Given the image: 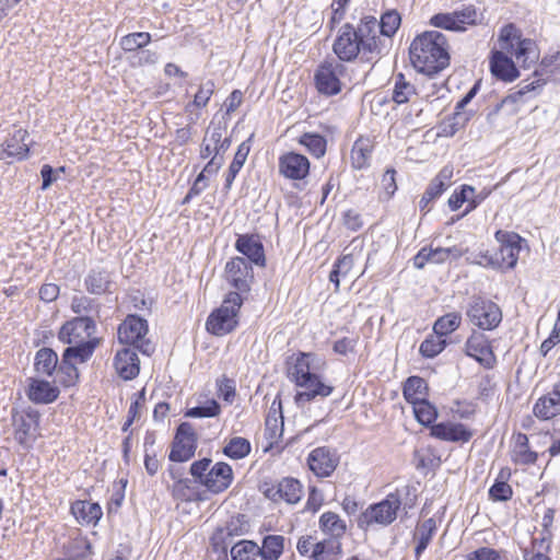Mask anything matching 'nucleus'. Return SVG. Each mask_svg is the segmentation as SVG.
Listing matches in <instances>:
<instances>
[{"mask_svg":"<svg viewBox=\"0 0 560 560\" xmlns=\"http://www.w3.org/2000/svg\"><path fill=\"white\" fill-rule=\"evenodd\" d=\"M498 40L500 50L493 51L490 58V70L497 79L512 82L518 78L514 61L504 51L514 56L523 68H529L539 58L535 42L522 38L520 30L514 24L502 27Z\"/></svg>","mask_w":560,"mask_h":560,"instance_id":"f257e3e1","label":"nucleus"},{"mask_svg":"<svg viewBox=\"0 0 560 560\" xmlns=\"http://www.w3.org/2000/svg\"><path fill=\"white\" fill-rule=\"evenodd\" d=\"M448 49V42L443 33L427 31L411 42L410 61L417 71L433 75L448 67L451 59Z\"/></svg>","mask_w":560,"mask_h":560,"instance_id":"f03ea898","label":"nucleus"},{"mask_svg":"<svg viewBox=\"0 0 560 560\" xmlns=\"http://www.w3.org/2000/svg\"><path fill=\"white\" fill-rule=\"evenodd\" d=\"M95 329V319L91 316H78L67 322L59 331L60 341L70 345L63 351L66 358L74 355L80 362L86 361L98 343V339L93 338Z\"/></svg>","mask_w":560,"mask_h":560,"instance_id":"7ed1b4c3","label":"nucleus"},{"mask_svg":"<svg viewBox=\"0 0 560 560\" xmlns=\"http://www.w3.org/2000/svg\"><path fill=\"white\" fill-rule=\"evenodd\" d=\"M332 49L340 61H351L360 52H374L377 49V38L371 34L368 25L355 30L352 25L346 24L340 28Z\"/></svg>","mask_w":560,"mask_h":560,"instance_id":"20e7f679","label":"nucleus"},{"mask_svg":"<svg viewBox=\"0 0 560 560\" xmlns=\"http://www.w3.org/2000/svg\"><path fill=\"white\" fill-rule=\"evenodd\" d=\"M410 494V487L405 486L400 489H396L395 492L388 493L384 500L378 503L370 505L361 516V523L369 525L377 524L387 526L392 524L398 515V511L401 506L404 509L413 506V499L402 501L404 497Z\"/></svg>","mask_w":560,"mask_h":560,"instance_id":"39448f33","label":"nucleus"},{"mask_svg":"<svg viewBox=\"0 0 560 560\" xmlns=\"http://www.w3.org/2000/svg\"><path fill=\"white\" fill-rule=\"evenodd\" d=\"M243 299L238 292H230L221 306L208 317L207 330L215 336H224L234 330L238 324V312Z\"/></svg>","mask_w":560,"mask_h":560,"instance_id":"423d86ee","label":"nucleus"},{"mask_svg":"<svg viewBox=\"0 0 560 560\" xmlns=\"http://www.w3.org/2000/svg\"><path fill=\"white\" fill-rule=\"evenodd\" d=\"M495 240L500 243V248L495 255H481V259L476 262L499 269L514 268L517 264L521 252V236L514 232L500 230L495 233Z\"/></svg>","mask_w":560,"mask_h":560,"instance_id":"0eeeda50","label":"nucleus"},{"mask_svg":"<svg viewBox=\"0 0 560 560\" xmlns=\"http://www.w3.org/2000/svg\"><path fill=\"white\" fill-rule=\"evenodd\" d=\"M147 334V320L137 315L127 316L118 327L120 343L130 345L143 354L150 355L154 351V345L145 338Z\"/></svg>","mask_w":560,"mask_h":560,"instance_id":"6e6552de","label":"nucleus"},{"mask_svg":"<svg viewBox=\"0 0 560 560\" xmlns=\"http://www.w3.org/2000/svg\"><path fill=\"white\" fill-rule=\"evenodd\" d=\"M466 315L469 322L482 330H493L502 320L500 307L492 301L474 298L468 304Z\"/></svg>","mask_w":560,"mask_h":560,"instance_id":"1a4fd4ad","label":"nucleus"},{"mask_svg":"<svg viewBox=\"0 0 560 560\" xmlns=\"http://www.w3.org/2000/svg\"><path fill=\"white\" fill-rule=\"evenodd\" d=\"M346 67L338 60H326L320 63L315 73L316 89L320 94L336 95L341 91V78Z\"/></svg>","mask_w":560,"mask_h":560,"instance_id":"9d476101","label":"nucleus"},{"mask_svg":"<svg viewBox=\"0 0 560 560\" xmlns=\"http://www.w3.org/2000/svg\"><path fill=\"white\" fill-rule=\"evenodd\" d=\"M478 16L477 10L470 4L454 12L438 13L430 19V24L438 28L462 32L467 25L476 24Z\"/></svg>","mask_w":560,"mask_h":560,"instance_id":"9b49d317","label":"nucleus"},{"mask_svg":"<svg viewBox=\"0 0 560 560\" xmlns=\"http://www.w3.org/2000/svg\"><path fill=\"white\" fill-rule=\"evenodd\" d=\"M464 352L486 369H492L497 362L488 337L477 330H472L467 338L464 345Z\"/></svg>","mask_w":560,"mask_h":560,"instance_id":"f8f14e48","label":"nucleus"},{"mask_svg":"<svg viewBox=\"0 0 560 560\" xmlns=\"http://www.w3.org/2000/svg\"><path fill=\"white\" fill-rule=\"evenodd\" d=\"M197 436L192 425L188 422H183L177 428V432L170 453L172 462H187L196 451Z\"/></svg>","mask_w":560,"mask_h":560,"instance_id":"ddd939ff","label":"nucleus"},{"mask_svg":"<svg viewBox=\"0 0 560 560\" xmlns=\"http://www.w3.org/2000/svg\"><path fill=\"white\" fill-rule=\"evenodd\" d=\"M225 277L228 282L241 294V292H247L250 289L253 269L245 258L235 257L228 261Z\"/></svg>","mask_w":560,"mask_h":560,"instance_id":"4468645a","label":"nucleus"},{"mask_svg":"<svg viewBox=\"0 0 560 560\" xmlns=\"http://www.w3.org/2000/svg\"><path fill=\"white\" fill-rule=\"evenodd\" d=\"M308 159L296 152H287L279 158V174L291 180H302L310 173Z\"/></svg>","mask_w":560,"mask_h":560,"instance_id":"2eb2a0df","label":"nucleus"},{"mask_svg":"<svg viewBox=\"0 0 560 560\" xmlns=\"http://www.w3.org/2000/svg\"><path fill=\"white\" fill-rule=\"evenodd\" d=\"M248 529L245 516L237 514L232 516L224 526L218 527L211 540L214 547L225 550L235 537L243 536Z\"/></svg>","mask_w":560,"mask_h":560,"instance_id":"dca6fc26","label":"nucleus"},{"mask_svg":"<svg viewBox=\"0 0 560 560\" xmlns=\"http://www.w3.org/2000/svg\"><path fill=\"white\" fill-rule=\"evenodd\" d=\"M464 255L462 248L453 247H423L413 257V266L417 269H422L428 262L443 264L448 258L457 259Z\"/></svg>","mask_w":560,"mask_h":560,"instance_id":"f3484780","label":"nucleus"},{"mask_svg":"<svg viewBox=\"0 0 560 560\" xmlns=\"http://www.w3.org/2000/svg\"><path fill=\"white\" fill-rule=\"evenodd\" d=\"M296 386L304 388L303 392H299L294 397L299 406H303L318 396L323 398L328 397L334 390V387L323 383L316 373L306 377L305 381L299 382Z\"/></svg>","mask_w":560,"mask_h":560,"instance_id":"a211bd4d","label":"nucleus"},{"mask_svg":"<svg viewBox=\"0 0 560 560\" xmlns=\"http://www.w3.org/2000/svg\"><path fill=\"white\" fill-rule=\"evenodd\" d=\"M233 480V471L229 464L219 462L207 472L202 485L213 493L226 490Z\"/></svg>","mask_w":560,"mask_h":560,"instance_id":"6ab92c4d","label":"nucleus"},{"mask_svg":"<svg viewBox=\"0 0 560 560\" xmlns=\"http://www.w3.org/2000/svg\"><path fill=\"white\" fill-rule=\"evenodd\" d=\"M310 469L317 477L330 476L338 465V458L326 447H317L313 450L307 458Z\"/></svg>","mask_w":560,"mask_h":560,"instance_id":"aec40b11","label":"nucleus"},{"mask_svg":"<svg viewBox=\"0 0 560 560\" xmlns=\"http://www.w3.org/2000/svg\"><path fill=\"white\" fill-rule=\"evenodd\" d=\"M114 366L117 374L126 380H133L140 372V361L133 348L125 347L118 350L115 359Z\"/></svg>","mask_w":560,"mask_h":560,"instance_id":"412c9836","label":"nucleus"},{"mask_svg":"<svg viewBox=\"0 0 560 560\" xmlns=\"http://www.w3.org/2000/svg\"><path fill=\"white\" fill-rule=\"evenodd\" d=\"M472 431L463 423L440 422L431 428V435L447 442L466 443L472 438Z\"/></svg>","mask_w":560,"mask_h":560,"instance_id":"4be33fe9","label":"nucleus"},{"mask_svg":"<svg viewBox=\"0 0 560 560\" xmlns=\"http://www.w3.org/2000/svg\"><path fill=\"white\" fill-rule=\"evenodd\" d=\"M533 412L541 420H550L560 415V380L553 385L551 392L536 401Z\"/></svg>","mask_w":560,"mask_h":560,"instance_id":"5701e85b","label":"nucleus"},{"mask_svg":"<svg viewBox=\"0 0 560 560\" xmlns=\"http://www.w3.org/2000/svg\"><path fill=\"white\" fill-rule=\"evenodd\" d=\"M266 495L273 501L283 500L289 504H295L302 498V486L294 478H284L277 486L268 489Z\"/></svg>","mask_w":560,"mask_h":560,"instance_id":"b1692460","label":"nucleus"},{"mask_svg":"<svg viewBox=\"0 0 560 560\" xmlns=\"http://www.w3.org/2000/svg\"><path fill=\"white\" fill-rule=\"evenodd\" d=\"M28 132L22 128L14 131V133L5 140L3 149L0 153V159L8 158L21 160L27 155L28 144L25 142Z\"/></svg>","mask_w":560,"mask_h":560,"instance_id":"393cba45","label":"nucleus"},{"mask_svg":"<svg viewBox=\"0 0 560 560\" xmlns=\"http://www.w3.org/2000/svg\"><path fill=\"white\" fill-rule=\"evenodd\" d=\"M315 357L311 353H300L293 361L289 362L288 376L295 385L305 381L316 371L314 366Z\"/></svg>","mask_w":560,"mask_h":560,"instance_id":"a878e982","label":"nucleus"},{"mask_svg":"<svg viewBox=\"0 0 560 560\" xmlns=\"http://www.w3.org/2000/svg\"><path fill=\"white\" fill-rule=\"evenodd\" d=\"M236 249L257 266H265L262 244L254 235H240L235 243Z\"/></svg>","mask_w":560,"mask_h":560,"instance_id":"bb28decb","label":"nucleus"},{"mask_svg":"<svg viewBox=\"0 0 560 560\" xmlns=\"http://www.w3.org/2000/svg\"><path fill=\"white\" fill-rule=\"evenodd\" d=\"M71 513L82 525H96L103 515L102 508L90 501H75L71 505Z\"/></svg>","mask_w":560,"mask_h":560,"instance_id":"cd10ccee","label":"nucleus"},{"mask_svg":"<svg viewBox=\"0 0 560 560\" xmlns=\"http://www.w3.org/2000/svg\"><path fill=\"white\" fill-rule=\"evenodd\" d=\"M27 395L36 404H49L58 397L59 390L49 382L34 380L30 385Z\"/></svg>","mask_w":560,"mask_h":560,"instance_id":"c85d7f7f","label":"nucleus"},{"mask_svg":"<svg viewBox=\"0 0 560 560\" xmlns=\"http://www.w3.org/2000/svg\"><path fill=\"white\" fill-rule=\"evenodd\" d=\"M110 282V273L106 269L100 267L91 269L84 280L85 288L91 294L105 293L108 290Z\"/></svg>","mask_w":560,"mask_h":560,"instance_id":"c756f323","label":"nucleus"},{"mask_svg":"<svg viewBox=\"0 0 560 560\" xmlns=\"http://www.w3.org/2000/svg\"><path fill=\"white\" fill-rule=\"evenodd\" d=\"M512 459L516 464L528 465L534 464L537 459V454L530 451L528 445V438L524 433L514 435V444L512 448Z\"/></svg>","mask_w":560,"mask_h":560,"instance_id":"7c9ffc66","label":"nucleus"},{"mask_svg":"<svg viewBox=\"0 0 560 560\" xmlns=\"http://www.w3.org/2000/svg\"><path fill=\"white\" fill-rule=\"evenodd\" d=\"M284 537L281 535L264 537L261 546H258V556H260L261 560H279L284 550Z\"/></svg>","mask_w":560,"mask_h":560,"instance_id":"2f4dec72","label":"nucleus"},{"mask_svg":"<svg viewBox=\"0 0 560 560\" xmlns=\"http://www.w3.org/2000/svg\"><path fill=\"white\" fill-rule=\"evenodd\" d=\"M435 530L436 522L433 518H428L416 527L413 539L417 541L415 548L417 558H419L421 553L427 549Z\"/></svg>","mask_w":560,"mask_h":560,"instance_id":"473e14b6","label":"nucleus"},{"mask_svg":"<svg viewBox=\"0 0 560 560\" xmlns=\"http://www.w3.org/2000/svg\"><path fill=\"white\" fill-rule=\"evenodd\" d=\"M266 431L268 432L269 439L273 440L281 435L283 417H282V405L281 400L276 398L269 408L266 418Z\"/></svg>","mask_w":560,"mask_h":560,"instance_id":"72a5a7b5","label":"nucleus"},{"mask_svg":"<svg viewBox=\"0 0 560 560\" xmlns=\"http://www.w3.org/2000/svg\"><path fill=\"white\" fill-rule=\"evenodd\" d=\"M77 362H80L78 357L70 355L69 358H66V352H63L62 361L57 370L58 381L62 385L69 387L77 383L79 378V371L75 366Z\"/></svg>","mask_w":560,"mask_h":560,"instance_id":"f704fd0d","label":"nucleus"},{"mask_svg":"<svg viewBox=\"0 0 560 560\" xmlns=\"http://www.w3.org/2000/svg\"><path fill=\"white\" fill-rule=\"evenodd\" d=\"M341 552V544L337 539L317 541L310 558L313 560H338Z\"/></svg>","mask_w":560,"mask_h":560,"instance_id":"c9c22d12","label":"nucleus"},{"mask_svg":"<svg viewBox=\"0 0 560 560\" xmlns=\"http://www.w3.org/2000/svg\"><path fill=\"white\" fill-rule=\"evenodd\" d=\"M319 525L324 533L337 539L346 533L347 526L343 520L334 512H326L319 518Z\"/></svg>","mask_w":560,"mask_h":560,"instance_id":"e433bc0d","label":"nucleus"},{"mask_svg":"<svg viewBox=\"0 0 560 560\" xmlns=\"http://www.w3.org/2000/svg\"><path fill=\"white\" fill-rule=\"evenodd\" d=\"M372 148V143L368 138H360L354 142L351 150V162L354 168L361 170L369 164Z\"/></svg>","mask_w":560,"mask_h":560,"instance_id":"4c0bfd02","label":"nucleus"},{"mask_svg":"<svg viewBox=\"0 0 560 560\" xmlns=\"http://www.w3.org/2000/svg\"><path fill=\"white\" fill-rule=\"evenodd\" d=\"M250 151V145L248 142L243 141L234 155L232 163L229 166L228 173L225 175V188L229 190L232 187V184L243 167L245 161L247 160L248 153Z\"/></svg>","mask_w":560,"mask_h":560,"instance_id":"58836bf2","label":"nucleus"},{"mask_svg":"<svg viewBox=\"0 0 560 560\" xmlns=\"http://www.w3.org/2000/svg\"><path fill=\"white\" fill-rule=\"evenodd\" d=\"M427 383L419 376H410L404 385V397L410 404L425 399Z\"/></svg>","mask_w":560,"mask_h":560,"instance_id":"ea45409f","label":"nucleus"},{"mask_svg":"<svg viewBox=\"0 0 560 560\" xmlns=\"http://www.w3.org/2000/svg\"><path fill=\"white\" fill-rule=\"evenodd\" d=\"M58 355L49 348H43L37 351L35 358V369L38 373L51 375L57 369Z\"/></svg>","mask_w":560,"mask_h":560,"instance_id":"a19ab883","label":"nucleus"},{"mask_svg":"<svg viewBox=\"0 0 560 560\" xmlns=\"http://www.w3.org/2000/svg\"><path fill=\"white\" fill-rule=\"evenodd\" d=\"M71 310L80 316H91L94 319L98 316L100 304L95 300L80 294L72 298Z\"/></svg>","mask_w":560,"mask_h":560,"instance_id":"79ce46f5","label":"nucleus"},{"mask_svg":"<svg viewBox=\"0 0 560 560\" xmlns=\"http://www.w3.org/2000/svg\"><path fill=\"white\" fill-rule=\"evenodd\" d=\"M462 324V315L457 312L447 313L439 317L434 325V334L443 338L455 331Z\"/></svg>","mask_w":560,"mask_h":560,"instance_id":"37998d69","label":"nucleus"},{"mask_svg":"<svg viewBox=\"0 0 560 560\" xmlns=\"http://www.w3.org/2000/svg\"><path fill=\"white\" fill-rule=\"evenodd\" d=\"M258 545L252 540H240L231 548L232 560H255L258 556Z\"/></svg>","mask_w":560,"mask_h":560,"instance_id":"c03bdc74","label":"nucleus"},{"mask_svg":"<svg viewBox=\"0 0 560 560\" xmlns=\"http://www.w3.org/2000/svg\"><path fill=\"white\" fill-rule=\"evenodd\" d=\"M250 452V443L247 439L235 436L232 438L224 446L223 453L232 459H241L246 457Z\"/></svg>","mask_w":560,"mask_h":560,"instance_id":"a18cd8bd","label":"nucleus"},{"mask_svg":"<svg viewBox=\"0 0 560 560\" xmlns=\"http://www.w3.org/2000/svg\"><path fill=\"white\" fill-rule=\"evenodd\" d=\"M68 553L73 559H86L93 553L92 545L86 537L78 535L69 542Z\"/></svg>","mask_w":560,"mask_h":560,"instance_id":"49530a36","label":"nucleus"},{"mask_svg":"<svg viewBox=\"0 0 560 560\" xmlns=\"http://www.w3.org/2000/svg\"><path fill=\"white\" fill-rule=\"evenodd\" d=\"M299 142L316 158L323 156L326 152V139L318 133H304Z\"/></svg>","mask_w":560,"mask_h":560,"instance_id":"de8ad7c7","label":"nucleus"},{"mask_svg":"<svg viewBox=\"0 0 560 560\" xmlns=\"http://www.w3.org/2000/svg\"><path fill=\"white\" fill-rule=\"evenodd\" d=\"M151 42V35L147 32H137L125 35L120 39V46L125 51H137Z\"/></svg>","mask_w":560,"mask_h":560,"instance_id":"09e8293b","label":"nucleus"},{"mask_svg":"<svg viewBox=\"0 0 560 560\" xmlns=\"http://www.w3.org/2000/svg\"><path fill=\"white\" fill-rule=\"evenodd\" d=\"M413 405V412L417 420L423 425H430L438 417L436 408L427 399L419 400Z\"/></svg>","mask_w":560,"mask_h":560,"instance_id":"8fccbe9b","label":"nucleus"},{"mask_svg":"<svg viewBox=\"0 0 560 560\" xmlns=\"http://www.w3.org/2000/svg\"><path fill=\"white\" fill-rule=\"evenodd\" d=\"M446 347V340L440 335H432L420 345V353L425 358H434Z\"/></svg>","mask_w":560,"mask_h":560,"instance_id":"3c124183","label":"nucleus"},{"mask_svg":"<svg viewBox=\"0 0 560 560\" xmlns=\"http://www.w3.org/2000/svg\"><path fill=\"white\" fill-rule=\"evenodd\" d=\"M415 88L405 80L404 74L399 73L395 78V86L393 90V100L397 104H404L415 94Z\"/></svg>","mask_w":560,"mask_h":560,"instance_id":"603ef678","label":"nucleus"},{"mask_svg":"<svg viewBox=\"0 0 560 560\" xmlns=\"http://www.w3.org/2000/svg\"><path fill=\"white\" fill-rule=\"evenodd\" d=\"M14 439L19 442V444L23 446H30L31 430L33 428L32 418L21 416L20 418L14 419Z\"/></svg>","mask_w":560,"mask_h":560,"instance_id":"864d4df0","label":"nucleus"},{"mask_svg":"<svg viewBox=\"0 0 560 560\" xmlns=\"http://www.w3.org/2000/svg\"><path fill=\"white\" fill-rule=\"evenodd\" d=\"M214 88H215L214 83L211 80H208V81L201 83L197 93L194 96L192 103H189L186 106V110L192 112V107H197V108L205 107L208 104L211 95L213 94Z\"/></svg>","mask_w":560,"mask_h":560,"instance_id":"5fc2aeb1","label":"nucleus"},{"mask_svg":"<svg viewBox=\"0 0 560 560\" xmlns=\"http://www.w3.org/2000/svg\"><path fill=\"white\" fill-rule=\"evenodd\" d=\"M400 23L401 18L397 11H387L381 18V33L385 36L390 37L397 32L398 27L400 26Z\"/></svg>","mask_w":560,"mask_h":560,"instance_id":"6e6d98bb","label":"nucleus"},{"mask_svg":"<svg viewBox=\"0 0 560 560\" xmlns=\"http://www.w3.org/2000/svg\"><path fill=\"white\" fill-rule=\"evenodd\" d=\"M221 411L220 405L214 400H208L203 406H197L186 411L185 416L189 418H212Z\"/></svg>","mask_w":560,"mask_h":560,"instance_id":"4d7b16f0","label":"nucleus"},{"mask_svg":"<svg viewBox=\"0 0 560 560\" xmlns=\"http://www.w3.org/2000/svg\"><path fill=\"white\" fill-rule=\"evenodd\" d=\"M217 387L218 396L224 401L232 404L236 395L234 381L223 375L217 381Z\"/></svg>","mask_w":560,"mask_h":560,"instance_id":"13d9d810","label":"nucleus"},{"mask_svg":"<svg viewBox=\"0 0 560 560\" xmlns=\"http://www.w3.org/2000/svg\"><path fill=\"white\" fill-rule=\"evenodd\" d=\"M489 494L493 500L506 501L512 495V488L504 481H497L489 490Z\"/></svg>","mask_w":560,"mask_h":560,"instance_id":"bf43d9fd","label":"nucleus"},{"mask_svg":"<svg viewBox=\"0 0 560 560\" xmlns=\"http://www.w3.org/2000/svg\"><path fill=\"white\" fill-rule=\"evenodd\" d=\"M524 102L523 92L518 90L506 95L499 104L495 106V112L501 110L504 106L512 105L511 112L517 110V105Z\"/></svg>","mask_w":560,"mask_h":560,"instance_id":"052dcab7","label":"nucleus"},{"mask_svg":"<svg viewBox=\"0 0 560 560\" xmlns=\"http://www.w3.org/2000/svg\"><path fill=\"white\" fill-rule=\"evenodd\" d=\"M211 459L203 458L200 460H197L191 464L190 466V474L199 479L200 483L202 485V479H205L207 472L210 470Z\"/></svg>","mask_w":560,"mask_h":560,"instance_id":"680f3d73","label":"nucleus"},{"mask_svg":"<svg viewBox=\"0 0 560 560\" xmlns=\"http://www.w3.org/2000/svg\"><path fill=\"white\" fill-rule=\"evenodd\" d=\"M467 560H502V557L497 550L482 547L471 552Z\"/></svg>","mask_w":560,"mask_h":560,"instance_id":"e2e57ef3","label":"nucleus"},{"mask_svg":"<svg viewBox=\"0 0 560 560\" xmlns=\"http://www.w3.org/2000/svg\"><path fill=\"white\" fill-rule=\"evenodd\" d=\"M159 60V55L152 50H142L132 57V66L154 65Z\"/></svg>","mask_w":560,"mask_h":560,"instance_id":"0e129e2a","label":"nucleus"},{"mask_svg":"<svg viewBox=\"0 0 560 560\" xmlns=\"http://www.w3.org/2000/svg\"><path fill=\"white\" fill-rule=\"evenodd\" d=\"M59 295V287L55 283H45L39 289V298L44 302H52Z\"/></svg>","mask_w":560,"mask_h":560,"instance_id":"69168bd1","label":"nucleus"},{"mask_svg":"<svg viewBox=\"0 0 560 560\" xmlns=\"http://www.w3.org/2000/svg\"><path fill=\"white\" fill-rule=\"evenodd\" d=\"M396 172L393 168H388L382 178V185L386 190L388 196H393L397 189L396 180H395Z\"/></svg>","mask_w":560,"mask_h":560,"instance_id":"338daca9","label":"nucleus"},{"mask_svg":"<svg viewBox=\"0 0 560 560\" xmlns=\"http://www.w3.org/2000/svg\"><path fill=\"white\" fill-rule=\"evenodd\" d=\"M560 341V329L555 325L552 332L540 346V352L542 355H547L548 352Z\"/></svg>","mask_w":560,"mask_h":560,"instance_id":"774afa93","label":"nucleus"}]
</instances>
